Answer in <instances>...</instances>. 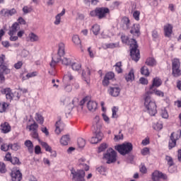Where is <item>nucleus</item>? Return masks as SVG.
<instances>
[{
	"label": "nucleus",
	"mask_w": 181,
	"mask_h": 181,
	"mask_svg": "<svg viewBox=\"0 0 181 181\" xmlns=\"http://www.w3.org/2000/svg\"><path fill=\"white\" fill-rule=\"evenodd\" d=\"M152 91H148L144 95V106L148 110V114L151 116H153L156 114V103H155L152 99H151V94H152Z\"/></svg>",
	"instance_id": "1"
},
{
	"label": "nucleus",
	"mask_w": 181,
	"mask_h": 181,
	"mask_svg": "<svg viewBox=\"0 0 181 181\" xmlns=\"http://www.w3.org/2000/svg\"><path fill=\"white\" fill-rule=\"evenodd\" d=\"M130 56L134 62H139L141 59V54H139V49H138V43L136 40L132 38L130 40Z\"/></svg>",
	"instance_id": "2"
},
{
	"label": "nucleus",
	"mask_w": 181,
	"mask_h": 181,
	"mask_svg": "<svg viewBox=\"0 0 181 181\" xmlns=\"http://www.w3.org/2000/svg\"><path fill=\"white\" fill-rule=\"evenodd\" d=\"M110 13V8L107 7H98L95 10L90 12V16L92 18L96 17L98 19H104L107 15Z\"/></svg>",
	"instance_id": "3"
},
{
	"label": "nucleus",
	"mask_w": 181,
	"mask_h": 181,
	"mask_svg": "<svg viewBox=\"0 0 181 181\" xmlns=\"http://www.w3.org/2000/svg\"><path fill=\"white\" fill-rule=\"evenodd\" d=\"M71 175L73 181H86V170L82 169L71 170Z\"/></svg>",
	"instance_id": "4"
},
{
	"label": "nucleus",
	"mask_w": 181,
	"mask_h": 181,
	"mask_svg": "<svg viewBox=\"0 0 181 181\" xmlns=\"http://www.w3.org/2000/svg\"><path fill=\"white\" fill-rule=\"evenodd\" d=\"M133 149L132 144L124 143L121 145L115 146V150L118 151L120 155H127Z\"/></svg>",
	"instance_id": "5"
},
{
	"label": "nucleus",
	"mask_w": 181,
	"mask_h": 181,
	"mask_svg": "<svg viewBox=\"0 0 181 181\" xmlns=\"http://www.w3.org/2000/svg\"><path fill=\"white\" fill-rule=\"evenodd\" d=\"M1 94L6 95V98L8 100V101L13 100V98H15V100H19V98H21V94L18 92L13 93L11 88H3L1 90Z\"/></svg>",
	"instance_id": "6"
},
{
	"label": "nucleus",
	"mask_w": 181,
	"mask_h": 181,
	"mask_svg": "<svg viewBox=\"0 0 181 181\" xmlns=\"http://www.w3.org/2000/svg\"><path fill=\"white\" fill-rule=\"evenodd\" d=\"M104 159L107 160L106 163H114L117 161V153L114 149L109 148L107 151V153L103 156Z\"/></svg>",
	"instance_id": "7"
},
{
	"label": "nucleus",
	"mask_w": 181,
	"mask_h": 181,
	"mask_svg": "<svg viewBox=\"0 0 181 181\" xmlns=\"http://www.w3.org/2000/svg\"><path fill=\"white\" fill-rule=\"evenodd\" d=\"M74 77L71 76V73L68 72L64 76L63 78V83L64 84V88L66 93H71V91L73 90V88L71 87V84H69V81H71L73 80Z\"/></svg>",
	"instance_id": "8"
},
{
	"label": "nucleus",
	"mask_w": 181,
	"mask_h": 181,
	"mask_svg": "<svg viewBox=\"0 0 181 181\" xmlns=\"http://www.w3.org/2000/svg\"><path fill=\"white\" fill-rule=\"evenodd\" d=\"M172 69H173V76L174 77H180L181 75L180 70V61L178 59H174L172 61Z\"/></svg>",
	"instance_id": "9"
},
{
	"label": "nucleus",
	"mask_w": 181,
	"mask_h": 181,
	"mask_svg": "<svg viewBox=\"0 0 181 181\" xmlns=\"http://www.w3.org/2000/svg\"><path fill=\"white\" fill-rule=\"evenodd\" d=\"M64 55H59V52L57 54H54L52 57V62L49 64L50 67L52 69V70H54L56 65L58 63H60V60H62L61 57H63Z\"/></svg>",
	"instance_id": "10"
},
{
	"label": "nucleus",
	"mask_w": 181,
	"mask_h": 181,
	"mask_svg": "<svg viewBox=\"0 0 181 181\" xmlns=\"http://www.w3.org/2000/svg\"><path fill=\"white\" fill-rule=\"evenodd\" d=\"M151 178L152 180L153 181H159L160 180V179H163L164 180H165V179H167L168 177H166V175L162 173L161 172L156 170L152 173Z\"/></svg>",
	"instance_id": "11"
},
{
	"label": "nucleus",
	"mask_w": 181,
	"mask_h": 181,
	"mask_svg": "<svg viewBox=\"0 0 181 181\" xmlns=\"http://www.w3.org/2000/svg\"><path fill=\"white\" fill-rule=\"evenodd\" d=\"M177 139H179V136L176 133L173 132L170 136L169 149H172V148L176 146V141Z\"/></svg>",
	"instance_id": "12"
},
{
	"label": "nucleus",
	"mask_w": 181,
	"mask_h": 181,
	"mask_svg": "<svg viewBox=\"0 0 181 181\" xmlns=\"http://www.w3.org/2000/svg\"><path fill=\"white\" fill-rule=\"evenodd\" d=\"M16 13V9L15 8H12L11 10L3 8L0 11V15L4 16V18H7L8 16H13V15H15Z\"/></svg>",
	"instance_id": "13"
},
{
	"label": "nucleus",
	"mask_w": 181,
	"mask_h": 181,
	"mask_svg": "<svg viewBox=\"0 0 181 181\" xmlns=\"http://www.w3.org/2000/svg\"><path fill=\"white\" fill-rule=\"evenodd\" d=\"M12 181H21L22 180V173L19 170H13L11 173Z\"/></svg>",
	"instance_id": "14"
},
{
	"label": "nucleus",
	"mask_w": 181,
	"mask_h": 181,
	"mask_svg": "<svg viewBox=\"0 0 181 181\" xmlns=\"http://www.w3.org/2000/svg\"><path fill=\"white\" fill-rule=\"evenodd\" d=\"M108 92L112 97H118L121 93V89L118 86H110Z\"/></svg>",
	"instance_id": "15"
},
{
	"label": "nucleus",
	"mask_w": 181,
	"mask_h": 181,
	"mask_svg": "<svg viewBox=\"0 0 181 181\" xmlns=\"http://www.w3.org/2000/svg\"><path fill=\"white\" fill-rule=\"evenodd\" d=\"M139 24H134L130 30V33L133 35L134 37H139L141 35V31L139 30Z\"/></svg>",
	"instance_id": "16"
},
{
	"label": "nucleus",
	"mask_w": 181,
	"mask_h": 181,
	"mask_svg": "<svg viewBox=\"0 0 181 181\" xmlns=\"http://www.w3.org/2000/svg\"><path fill=\"white\" fill-rule=\"evenodd\" d=\"M0 129L3 134H8V132H11L12 127H11L9 123L5 122L1 124Z\"/></svg>",
	"instance_id": "17"
},
{
	"label": "nucleus",
	"mask_w": 181,
	"mask_h": 181,
	"mask_svg": "<svg viewBox=\"0 0 181 181\" xmlns=\"http://www.w3.org/2000/svg\"><path fill=\"white\" fill-rule=\"evenodd\" d=\"M161 84H162V81L159 78H154L153 80V83L150 86L149 91H152V93H153V91H155L154 87H159L160 86H161Z\"/></svg>",
	"instance_id": "18"
},
{
	"label": "nucleus",
	"mask_w": 181,
	"mask_h": 181,
	"mask_svg": "<svg viewBox=\"0 0 181 181\" xmlns=\"http://www.w3.org/2000/svg\"><path fill=\"white\" fill-rule=\"evenodd\" d=\"M173 27L170 24H166L164 26V33L166 37H170Z\"/></svg>",
	"instance_id": "19"
},
{
	"label": "nucleus",
	"mask_w": 181,
	"mask_h": 181,
	"mask_svg": "<svg viewBox=\"0 0 181 181\" xmlns=\"http://www.w3.org/2000/svg\"><path fill=\"white\" fill-rule=\"evenodd\" d=\"M21 29V27L19 26V23H15L12 25L11 28L9 30L8 35L10 36H13L15 33H16L17 30H19Z\"/></svg>",
	"instance_id": "20"
},
{
	"label": "nucleus",
	"mask_w": 181,
	"mask_h": 181,
	"mask_svg": "<svg viewBox=\"0 0 181 181\" xmlns=\"http://www.w3.org/2000/svg\"><path fill=\"white\" fill-rule=\"evenodd\" d=\"M90 74H91V71H90V69H88V68H87L86 72H84V71H83V72H82V76H83V77H84L85 81H86V84H88V86L90 85Z\"/></svg>",
	"instance_id": "21"
},
{
	"label": "nucleus",
	"mask_w": 181,
	"mask_h": 181,
	"mask_svg": "<svg viewBox=\"0 0 181 181\" xmlns=\"http://www.w3.org/2000/svg\"><path fill=\"white\" fill-rule=\"evenodd\" d=\"M65 47L66 45H64V43L59 42L58 44V54H59L60 56H64V54H66Z\"/></svg>",
	"instance_id": "22"
},
{
	"label": "nucleus",
	"mask_w": 181,
	"mask_h": 181,
	"mask_svg": "<svg viewBox=\"0 0 181 181\" xmlns=\"http://www.w3.org/2000/svg\"><path fill=\"white\" fill-rule=\"evenodd\" d=\"M84 162H86V158H80L78 160V163H79V166L81 168H82V169H84V170H86V172H88V170H90V166H88V165L84 163Z\"/></svg>",
	"instance_id": "23"
},
{
	"label": "nucleus",
	"mask_w": 181,
	"mask_h": 181,
	"mask_svg": "<svg viewBox=\"0 0 181 181\" xmlns=\"http://www.w3.org/2000/svg\"><path fill=\"white\" fill-rule=\"evenodd\" d=\"M87 107L89 111H92V112H94V111L97 110V102L90 100L87 103Z\"/></svg>",
	"instance_id": "24"
},
{
	"label": "nucleus",
	"mask_w": 181,
	"mask_h": 181,
	"mask_svg": "<svg viewBox=\"0 0 181 181\" xmlns=\"http://www.w3.org/2000/svg\"><path fill=\"white\" fill-rule=\"evenodd\" d=\"M66 13V10L64 8L61 13L57 14L55 17L54 25H60L62 21V16Z\"/></svg>",
	"instance_id": "25"
},
{
	"label": "nucleus",
	"mask_w": 181,
	"mask_h": 181,
	"mask_svg": "<svg viewBox=\"0 0 181 181\" xmlns=\"http://www.w3.org/2000/svg\"><path fill=\"white\" fill-rule=\"evenodd\" d=\"M69 141H70V136L64 135L61 138L60 144L61 145H64V146H66V145H69Z\"/></svg>",
	"instance_id": "26"
},
{
	"label": "nucleus",
	"mask_w": 181,
	"mask_h": 181,
	"mask_svg": "<svg viewBox=\"0 0 181 181\" xmlns=\"http://www.w3.org/2000/svg\"><path fill=\"white\" fill-rule=\"evenodd\" d=\"M24 145L28 148L30 153H33V143L30 140H26Z\"/></svg>",
	"instance_id": "27"
},
{
	"label": "nucleus",
	"mask_w": 181,
	"mask_h": 181,
	"mask_svg": "<svg viewBox=\"0 0 181 181\" xmlns=\"http://www.w3.org/2000/svg\"><path fill=\"white\" fill-rule=\"evenodd\" d=\"M134 78L135 76L134 75V69H132L128 74L125 75V80L127 81H132Z\"/></svg>",
	"instance_id": "28"
},
{
	"label": "nucleus",
	"mask_w": 181,
	"mask_h": 181,
	"mask_svg": "<svg viewBox=\"0 0 181 181\" xmlns=\"http://www.w3.org/2000/svg\"><path fill=\"white\" fill-rule=\"evenodd\" d=\"M71 66L72 70H74V71H78L81 69V64H80V63L78 62H72V63L71 64Z\"/></svg>",
	"instance_id": "29"
},
{
	"label": "nucleus",
	"mask_w": 181,
	"mask_h": 181,
	"mask_svg": "<svg viewBox=\"0 0 181 181\" xmlns=\"http://www.w3.org/2000/svg\"><path fill=\"white\" fill-rule=\"evenodd\" d=\"M93 126L96 127L97 129H101V122H100V116H95L93 119Z\"/></svg>",
	"instance_id": "30"
},
{
	"label": "nucleus",
	"mask_w": 181,
	"mask_h": 181,
	"mask_svg": "<svg viewBox=\"0 0 181 181\" xmlns=\"http://www.w3.org/2000/svg\"><path fill=\"white\" fill-rule=\"evenodd\" d=\"M72 42L76 46H80L81 47V40H80V37L78 35H75L72 37Z\"/></svg>",
	"instance_id": "31"
},
{
	"label": "nucleus",
	"mask_w": 181,
	"mask_h": 181,
	"mask_svg": "<svg viewBox=\"0 0 181 181\" xmlns=\"http://www.w3.org/2000/svg\"><path fill=\"white\" fill-rule=\"evenodd\" d=\"M74 101L73 100H71L69 98H66L63 100H61L59 102V105L60 107H63L64 105L67 106V105H71V104H73Z\"/></svg>",
	"instance_id": "32"
},
{
	"label": "nucleus",
	"mask_w": 181,
	"mask_h": 181,
	"mask_svg": "<svg viewBox=\"0 0 181 181\" xmlns=\"http://www.w3.org/2000/svg\"><path fill=\"white\" fill-rule=\"evenodd\" d=\"M0 73H3V74H9V73H11V69H8L4 64H0Z\"/></svg>",
	"instance_id": "33"
},
{
	"label": "nucleus",
	"mask_w": 181,
	"mask_h": 181,
	"mask_svg": "<svg viewBox=\"0 0 181 181\" xmlns=\"http://www.w3.org/2000/svg\"><path fill=\"white\" fill-rule=\"evenodd\" d=\"M40 145L47 151V152H52V147L47 144V143L39 140Z\"/></svg>",
	"instance_id": "34"
},
{
	"label": "nucleus",
	"mask_w": 181,
	"mask_h": 181,
	"mask_svg": "<svg viewBox=\"0 0 181 181\" xmlns=\"http://www.w3.org/2000/svg\"><path fill=\"white\" fill-rule=\"evenodd\" d=\"M40 145L47 151V152H52V147L47 144V143L39 140Z\"/></svg>",
	"instance_id": "35"
},
{
	"label": "nucleus",
	"mask_w": 181,
	"mask_h": 181,
	"mask_svg": "<svg viewBox=\"0 0 181 181\" xmlns=\"http://www.w3.org/2000/svg\"><path fill=\"white\" fill-rule=\"evenodd\" d=\"M28 37L30 39V42H38L39 40V36L33 33H30L28 35Z\"/></svg>",
	"instance_id": "36"
},
{
	"label": "nucleus",
	"mask_w": 181,
	"mask_h": 181,
	"mask_svg": "<svg viewBox=\"0 0 181 181\" xmlns=\"http://www.w3.org/2000/svg\"><path fill=\"white\" fill-rule=\"evenodd\" d=\"M101 129H97V130L95 132V136L97 138V139L100 142V141H103V136H104V134L100 131Z\"/></svg>",
	"instance_id": "37"
},
{
	"label": "nucleus",
	"mask_w": 181,
	"mask_h": 181,
	"mask_svg": "<svg viewBox=\"0 0 181 181\" xmlns=\"http://www.w3.org/2000/svg\"><path fill=\"white\" fill-rule=\"evenodd\" d=\"M146 64L152 67L153 66H156V61L155 60V59L150 57L146 59Z\"/></svg>",
	"instance_id": "38"
},
{
	"label": "nucleus",
	"mask_w": 181,
	"mask_h": 181,
	"mask_svg": "<svg viewBox=\"0 0 181 181\" xmlns=\"http://www.w3.org/2000/svg\"><path fill=\"white\" fill-rule=\"evenodd\" d=\"M91 30L93 35L97 36V35L100 34V25H98V24H95L94 25L92 26Z\"/></svg>",
	"instance_id": "39"
},
{
	"label": "nucleus",
	"mask_w": 181,
	"mask_h": 181,
	"mask_svg": "<svg viewBox=\"0 0 181 181\" xmlns=\"http://www.w3.org/2000/svg\"><path fill=\"white\" fill-rule=\"evenodd\" d=\"M115 70L117 71V73H118L119 74L122 73V62H119L117 63H116V64L115 65Z\"/></svg>",
	"instance_id": "40"
},
{
	"label": "nucleus",
	"mask_w": 181,
	"mask_h": 181,
	"mask_svg": "<svg viewBox=\"0 0 181 181\" xmlns=\"http://www.w3.org/2000/svg\"><path fill=\"white\" fill-rule=\"evenodd\" d=\"M122 22L124 26H126V29H129V26L131 25L129 18H128L127 17H124L122 20Z\"/></svg>",
	"instance_id": "41"
},
{
	"label": "nucleus",
	"mask_w": 181,
	"mask_h": 181,
	"mask_svg": "<svg viewBox=\"0 0 181 181\" xmlns=\"http://www.w3.org/2000/svg\"><path fill=\"white\" fill-rule=\"evenodd\" d=\"M35 119L37 122L41 124H43V122H45V119L43 118V116H42V115L39 113H36Z\"/></svg>",
	"instance_id": "42"
},
{
	"label": "nucleus",
	"mask_w": 181,
	"mask_h": 181,
	"mask_svg": "<svg viewBox=\"0 0 181 181\" xmlns=\"http://www.w3.org/2000/svg\"><path fill=\"white\" fill-rule=\"evenodd\" d=\"M28 128L30 131H33V132H35L37 131V129L39 128V125L36 122H34V124L28 126Z\"/></svg>",
	"instance_id": "43"
},
{
	"label": "nucleus",
	"mask_w": 181,
	"mask_h": 181,
	"mask_svg": "<svg viewBox=\"0 0 181 181\" xmlns=\"http://www.w3.org/2000/svg\"><path fill=\"white\" fill-rule=\"evenodd\" d=\"M78 148H84L86 146V140L83 138L78 139Z\"/></svg>",
	"instance_id": "44"
},
{
	"label": "nucleus",
	"mask_w": 181,
	"mask_h": 181,
	"mask_svg": "<svg viewBox=\"0 0 181 181\" xmlns=\"http://www.w3.org/2000/svg\"><path fill=\"white\" fill-rule=\"evenodd\" d=\"M141 74H143V76H149V69H148V67L146 66L141 67Z\"/></svg>",
	"instance_id": "45"
},
{
	"label": "nucleus",
	"mask_w": 181,
	"mask_h": 181,
	"mask_svg": "<svg viewBox=\"0 0 181 181\" xmlns=\"http://www.w3.org/2000/svg\"><path fill=\"white\" fill-rule=\"evenodd\" d=\"M71 63H73V61H71V59H68L66 57H64L62 59V64H64V66H71Z\"/></svg>",
	"instance_id": "46"
},
{
	"label": "nucleus",
	"mask_w": 181,
	"mask_h": 181,
	"mask_svg": "<svg viewBox=\"0 0 181 181\" xmlns=\"http://www.w3.org/2000/svg\"><path fill=\"white\" fill-rule=\"evenodd\" d=\"M33 11V8L32 6H25L23 8V12L26 14V13H30Z\"/></svg>",
	"instance_id": "47"
},
{
	"label": "nucleus",
	"mask_w": 181,
	"mask_h": 181,
	"mask_svg": "<svg viewBox=\"0 0 181 181\" xmlns=\"http://www.w3.org/2000/svg\"><path fill=\"white\" fill-rule=\"evenodd\" d=\"M8 107V105L6 103H0V112H5Z\"/></svg>",
	"instance_id": "48"
},
{
	"label": "nucleus",
	"mask_w": 181,
	"mask_h": 181,
	"mask_svg": "<svg viewBox=\"0 0 181 181\" xmlns=\"http://www.w3.org/2000/svg\"><path fill=\"white\" fill-rule=\"evenodd\" d=\"M62 124V122L58 121L56 122L55 127H56V129H55V132L56 134H57V135H59V134H60V132H62V129H60V124Z\"/></svg>",
	"instance_id": "49"
},
{
	"label": "nucleus",
	"mask_w": 181,
	"mask_h": 181,
	"mask_svg": "<svg viewBox=\"0 0 181 181\" xmlns=\"http://www.w3.org/2000/svg\"><path fill=\"white\" fill-rule=\"evenodd\" d=\"M10 148L12 149V151H19L21 149V146L18 144H10Z\"/></svg>",
	"instance_id": "50"
},
{
	"label": "nucleus",
	"mask_w": 181,
	"mask_h": 181,
	"mask_svg": "<svg viewBox=\"0 0 181 181\" xmlns=\"http://www.w3.org/2000/svg\"><path fill=\"white\" fill-rule=\"evenodd\" d=\"M153 128L156 131H160V129H162V128H163V125L162 124V123L158 122L157 124H156L153 126Z\"/></svg>",
	"instance_id": "51"
},
{
	"label": "nucleus",
	"mask_w": 181,
	"mask_h": 181,
	"mask_svg": "<svg viewBox=\"0 0 181 181\" xmlns=\"http://www.w3.org/2000/svg\"><path fill=\"white\" fill-rule=\"evenodd\" d=\"M108 148V145H107V144L103 143L102 144L99 148H98V152H103V151H105V149H107Z\"/></svg>",
	"instance_id": "52"
},
{
	"label": "nucleus",
	"mask_w": 181,
	"mask_h": 181,
	"mask_svg": "<svg viewBox=\"0 0 181 181\" xmlns=\"http://www.w3.org/2000/svg\"><path fill=\"white\" fill-rule=\"evenodd\" d=\"M13 165H21V161L17 157H13L10 161Z\"/></svg>",
	"instance_id": "53"
},
{
	"label": "nucleus",
	"mask_w": 181,
	"mask_h": 181,
	"mask_svg": "<svg viewBox=\"0 0 181 181\" xmlns=\"http://www.w3.org/2000/svg\"><path fill=\"white\" fill-rule=\"evenodd\" d=\"M165 160H167L168 165H170V167L173 166V158H172V157L166 156Z\"/></svg>",
	"instance_id": "54"
},
{
	"label": "nucleus",
	"mask_w": 181,
	"mask_h": 181,
	"mask_svg": "<svg viewBox=\"0 0 181 181\" xmlns=\"http://www.w3.org/2000/svg\"><path fill=\"white\" fill-rule=\"evenodd\" d=\"M115 76L113 72H109L105 74V78H107V80H112L113 78Z\"/></svg>",
	"instance_id": "55"
},
{
	"label": "nucleus",
	"mask_w": 181,
	"mask_h": 181,
	"mask_svg": "<svg viewBox=\"0 0 181 181\" xmlns=\"http://www.w3.org/2000/svg\"><path fill=\"white\" fill-rule=\"evenodd\" d=\"M6 167L5 163H0V173H6Z\"/></svg>",
	"instance_id": "56"
},
{
	"label": "nucleus",
	"mask_w": 181,
	"mask_h": 181,
	"mask_svg": "<svg viewBox=\"0 0 181 181\" xmlns=\"http://www.w3.org/2000/svg\"><path fill=\"white\" fill-rule=\"evenodd\" d=\"M9 148H11L10 144L8 145L4 144H2L1 146V151H4V152L9 151Z\"/></svg>",
	"instance_id": "57"
},
{
	"label": "nucleus",
	"mask_w": 181,
	"mask_h": 181,
	"mask_svg": "<svg viewBox=\"0 0 181 181\" xmlns=\"http://www.w3.org/2000/svg\"><path fill=\"white\" fill-rule=\"evenodd\" d=\"M121 132L122 130L119 132V135H115V141H119V139H124V134H121Z\"/></svg>",
	"instance_id": "58"
},
{
	"label": "nucleus",
	"mask_w": 181,
	"mask_h": 181,
	"mask_svg": "<svg viewBox=\"0 0 181 181\" xmlns=\"http://www.w3.org/2000/svg\"><path fill=\"white\" fill-rule=\"evenodd\" d=\"M141 173L145 174L148 171L146 167L144 164H141L139 166Z\"/></svg>",
	"instance_id": "59"
},
{
	"label": "nucleus",
	"mask_w": 181,
	"mask_h": 181,
	"mask_svg": "<svg viewBox=\"0 0 181 181\" xmlns=\"http://www.w3.org/2000/svg\"><path fill=\"white\" fill-rule=\"evenodd\" d=\"M139 15H141V12L138 11H135L133 13V18H134L135 21H139Z\"/></svg>",
	"instance_id": "60"
},
{
	"label": "nucleus",
	"mask_w": 181,
	"mask_h": 181,
	"mask_svg": "<svg viewBox=\"0 0 181 181\" xmlns=\"http://www.w3.org/2000/svg\"><path fill=\"white\" fill-rule=\"evenodd\" d=\"M31 136L34 138V139H37V141H40V139H39V134L37 133V131L36 132H32Z\"/></svg>",
	"instance_id": "61"
},
{
	"label": "nucleus",
	"mask_w": 181,
	"mask_h": 181,
	"mask_svg": "<svg viewBox=\"0 0 181 181\" xmlns=\"http://www.w3.org/2000/svg\"><path fill=\"white\" fill-rule=\"evenodd\" d=\"M112 118H117L118 115H117V112H118V108L117 107H113L112 109Z\"/></svg>",
	"instance_id": "62"
},
{
	"label": "nucleus",
	"mask_w": 181,
	"mask_h": 181,
	"mask_svg": "<svg viewBox=\"0 0 181 181\" xmlns=\"http://www.w3.org/2000/svg\"><path fill=\"white\" fill-rule=\"evenodd\" d=\"M88 52L90 57H91V59H94L95 52H94V51H93V49H91V47L88 48Z\"/></svg>",
	"instance_id": "63"
},
{
	"label": "nucleus",
	"mask_w": 181,
	"mask_h": 181,
	"mask_svg": "<svg viewBox=\"0 0 181 181\" xmlns=\"http://www.w3.org/2000/svg\"><path fill=\"white\" fill-rule=\"evenodd\" d=\"M148 153H149V148L147 147H145L144 148H143L141 150V154L144 155V156L146 155H148Z\"/></svg>",
	"instance_id": "64"
}]
</instances>
